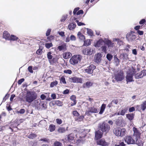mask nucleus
<instances>
[{
	"mask_svg": "<svg viewBox=\"0 0 146 146\" xmlns=\"http://www.w3.org/2000/svg\"><path fill=\"white\" fill-rule=\"evenodd\" d=\"M125 140V142L128 144H136L139 146H143V143L142 141L137 140L133 136L126 137Z\"/></svg>",
	"mask_w": 146,
	"mask_h": 146,
	"instance_id": "obj_1",
	"label": "nucleus"
},
{
	"mask_svg": "<svg viewBox=\"0 0 146 146\" xmlns=\"http://www.w3.org/2000/svg\"><path fill=\"white\" fill-rule=\"evenodd\" d=\"M37 98V96L35 95L33 92L30 91L27 92L25 96L24 97L23 99V101L31 103Z\"/></svg>",
	"mask_w": 146,
	"mask_h": 146,
	"instance_id": "obj_2",
	"label": "nucleus"
},
{
	"mask_svg": "<svg viewBox=\"0 0 146 146\" xmlns=\"http://www.w3.org/2000/svg\"><path fill=\"white\" fill-rule=\"evenodd\" d=\"M98 127L101 131L106 133L109 132L110 129V125L105 122L100 123Z\"/></svg>",
	"mask_w": 146,
	"mask_h": 146,
	"instance_id": "obj_3",
	"label": "nucleus"
},
{
	"mask_svg": "<svg viewBox=\"0 0 146 146\" xmlns=\"http://www.w3.org/2000/svg\"><path fill=\"white\" fill-rule=\"evenodd\" d=\"M81 58L82 56L80 55H74L70 59V62L71 64L74 65L80 62Z\"/></svg>",
	"mask_w": 146,
	"mask_h": 146,
	"instance_id": "obj_4",
	"label": "nucleus"
},
{
	"mask_svg": "<svg viewBox=\"0 0 146 146\" xmlns=\"http://www.w3.org/2000/svg\"><path fill=\"white\" fill-rule=\"evenodd\" d=\"M124 78V76L123 73L121 72H118L115 74V79L117 81H121Z\"/></svg>",
	"mask_w": 146,
	"mask_h": 146,
	"instance_id": "obj_5",
	"label": "nucleus"
},
{
	"mask_svg": "<svg viewBox=\"0 0 146 146\" xmlns=\"http://www.w3.org/2000/svg\"><path fill=\"white\" fill-rule=\"evenodd\" d=\"M126 37L129 41H132L136 38V36L134 33L131 32L127 34Z\"/></svg>",
	"mask_w": 146,
	"mask_h": 146,
	"instance_id": "obj_6",
	"label": "nucleus"
},
{
	"mask_svg": "<svg viewBox=\"0 0 146 146\" xmlns=\"http://www.w3.org/2000/svg\"><path fill=\"white\" fill-rule=\"evenodd\" d=\"M98 111L99 109L96 106H93L88 108L87 111L89 114H91L92 113H98Z\"/></svg>",
	"mask_w": 146,
	"mask_h": 146,
	"instance_id": "obj_7",
	"label": "nucleus"
},
{
	"mask_svg": "<svg viewBox=\"0 0 146 146\" xmlns=\"http://www.w3.org/2000/svg\"><path fill=\"white\" fill-rule=\"evenodd\" d=\"M133 130L134 132V134L133 136L136 138L137 140H140L139 139L140 137V133L137 130V129L135 127L133 128Z\"/></svg>",
	"mask_w": 146,
	"mask_h": 146,
	"instance_id": "obj_8",
	"label": "nucleus"
},
{
	"mask_svg": "<svg viewBox=\"0 0 146 146\" xmlns=\"http://www.w3.org/2000/svg\"><path fill=\"white\" fill-rule=\"evenodd\" d=\"M145 76H146V70H143L140 72L135 74V78L137 79L141 78Z\"/></svg>",
	"mask_w": 146,
	"mask_h": 146,
	"instance_id": "obj_9",
	"label": "nucleus"
},
{
	"mask_svg": "<svg viewBox=\"0 0 146 146\" xmlns=\"http://www.w3.org/2000/svg\"><path fill=\"white\" fill-rule=\"evenodd\" d=\"M96 66L93 64H91L86 69H84L86 72L88 74H92L93 72V70L95 69Z\"/></svg>",
	"mask_w": 146,
	"mask_h": 146,
	"instance_id": "obj_10",
	"label": "nucleus"
},
{
	"mask_svg": "<svg viewBox=\"0 0 146 146\" xmlns=\"http://www.w3.org/2000/svg\"><path fill=\"white\" fill-rule=\"evenodd\" d=\"M105 44L104 39L103 40L102 38H100L97 42L94 44L96 47H101Z\"/></svg>",
	"mask_w": 146,
	"mask_h": 146,
	"instance_id": "obj_11",
	"label": "nucleus"
},
{
	"mask_svg": "<svg viewBox=\"0 0 146 146\" xmlns=\"http://www.w3.org/2000/svg\"><path fill=\"white\" fill-rule=\"evenodd\" d=\"M92 50L90 48H86L82 50L83 53L85 55H91L92 53Z\"/></svg>",
	"mask_w": 146,
	"mask_h": 146,
	"instance_id": "obj_12",
	"label": "nucleus"
},
{
	"mask_svg": "<svg viewBox=\"0 0 146 146\" xmlns=\"http://www.w3.org/2000/svg\"><path fill=\"white\" fill-rule=\"evenodd\" d=\"M125 78L127 83L134 81L133 80V74L131 73H127Z\"/></svg>",
	"mask_w": 146,
	"mask_h": 146,
	"instance_id": "obj_13",
	"label": "nucleus"
},
{
	"mask_svg": "<svg viewBox=\"0 0 146 146\" xmlns=\"http://www.w3.org/2000/svg\"><path fill=\"white\" fill-rule=\"evenodd\" d=\"M72 81L74 83H82V79L81 78L76 77H73L70 78Z\"/></svg>",
	"mask_w": 146,
	"mask_h": 146,
	"instance_id": "obj_14",
	"label": "nucleus"
},
{
	"mask_svg": "<svg viewBox=\"0 0 146 146\" xmlns=\"http://www.w3.org/2000/svg\"><path fill=\"white\" fill-rule=\"evenodd\" d=\"M105 44L108 47H112L114 46V44L107 38H104Z\"/></svg>",
	"mask_w": 146,
	"mask_h": 146,
	"instance_id": "obj_15",
	"label": "nucleus"
},
{
	"mask_svg": "<svg viewBox=\"0 0 146 146\" xmlns=\"http://www.w3.org/2000/svg\"><path fill=\"white\" fill-rule=\"evenodd\" d=\"M102 135V133L100 130H98L95 132V137L96 140L100 139Z\"/></svg>",
	"mask_w": 146,
	"mask_h": 146,
	"instance_id": "obj_16",
	"label": "nucleus"
},
{
	"mask_svg": "<svg viewBox=\"0 0 146 146\" xmlns=\"http://www.w3.org/2000/svg\"><path fill=\"white\" fill-rule=\"evenodd\" d=\"M102 57V54L100 53L96 54L95 57L96 62L97 63L100 62L101 60Z\"/></svg>",
	"mask_w": 146,
	"mask_h": 146,
	"instance_id": "obj_17",
	"label": "nucleus"
},
{
	"mask_svg": "<svg viewBox=\"0 0 146 146\" xmlns=\"http://www.w3.org/2000/svg\"><path fill=\"white\" fill-rule=\"evenodd\" d=\"M120 128L117 127L114 128L113 129V133L116 136H120Z\"/></svg>",
	"mask_w": 146,
	"mask_h": 146,
	"instance_id": "obj_18",
	"label": "nucleus"
},
{
	"mask_svg": "<svg viewBox=\"0 0 146 146\" xmlns=\"http://www.w3.org/2000/svg\"><path fill=\"white\" fill-rule=\"evenodd\" d=\"M72 55V54L69 52H65L63 54V57L65 59L69 58Z\"/></svg>",
	"mask_w": 146,
	"mask_h": 146,
	"instance_id": "obj_19",
	"label": "nucleus"
},
{
	"mask_svg": "<svg viewBox=\"0 0 146 146\" xmlns=\"http://www.w3.org/2000/svg\"><path fill=\"white\" fill-rule=\"evenodd\" d=\"M3 38H5L6 40H9L10 38V34L7 31H5L3 33Z\"/></svg>",
	"mask_w": 146,
	"mask_h": 146,
	"instance_id": "obj_20",
	"label": "nucleus"
},
{
	"mask_svg": "<svg viewBox=\"0 0 146 146\" xmlns=\"http://www.w3.org/2000/svg\"><path fill=\"white\" fill-rule=\"evenodd\" d=\"M128 110V108L127 107H125L124 108L122 109L121 111H119L120 115H124L125 113L127 112Z\"/></svg>",
	"mask_w": 146,
	"mask_h": 146,
	"instance_id": "obj_21",
	"label": "nucleus"
},
{
	"mask_svg": "<svg viewBox=\"0 0 146 146\" xmlns=\"http://www.w3.org/2000/svg\"><path fill=\"white\" fill-rule=\"evenodd\" d=\"M98 144L102 146H107L108 145V143L104 139L100 140L98 142Z\"/></svg>",
	"mask_w": 146,
	"mask_h": 146,
	"instance_id": "obj_22",
	"label": "nucleus"
},
{
	"mask_svg": "<svg viewBox=\"0 0 146 146\" xmlns=\"http://www.w3.org/2000/svg\"><path fill=\"white\" fill-rule=\"evenodd\" d=\"M120 59H123L124 60H127L128 59V55L127 54H121L120 56Z\"/></svg>",
	"mask_w": 146,
	"mask_h": 146,
	"instance_id": "obj_23",
	"label": "nucleus"
},
{
	"mask_svg": "<svg viewBox=\"0 0 146 146\" xmlns=\"http://www.w3.org/2000/svg\"><path fill=\"white\" fill-rule=\"evenodd\" d=\"M106 107V104H103L102 105V106H101V107L100 108V111L99 112V114H102L103 113Z\"/></svg>",
	"mask_w": 146,
	"mask_h": 146,
	"instance_id": "obj_24",
	"label": "nucleus"
},
{
	"mask_svg": "<svg viewBox=\"0 0 146 146\" xmlns=\"http://www.w3.org/2000/svg\"><path fill=\"white\" fill-rule=\"evenodd\" d=\"M126 130L124 128L120 129V137H122L126 133Z\"/></svg>",
	"mask_w": 146,
	"mask_h": 146,
	"instance_id": "obj_25",
	"label": "nucleus"
},
{
	"mask_svg": "<svg viewBox=\"0 0 146 146\" xmlns=\"http://www.w3.org/2000/svg\"><path fill=\"white\" fill-rule=\"evenodd\" d=\"M127 118L130 121L132 120L134 118V114L133 113H129L126 115Z\"/></svg>",
	"mask_w": 146,
	"mask_h": 146,
	"instance_id": "obj_26",
	"label": "nucleus"
},
{
	"mask_svg": "<svg viewBox=\"0 0 146 146\" xmlns=\"http://www.w3.org/2000/svg\"><path fill=\"white\" fill-rule=\"evenodd\" d=\"M107 47L104 44L100 47V49L102 52L106 53L107 50Z\"/></svg>",
	"mask_w": 146,
	"mask_h": 146,
	"instance_id": "obj_27",
	"label": "nucleus"
},
{
	"mask_svg": "<svg viewBox=\"0 0 146 146\" xmlns=\"http://www.w3.org/2000/svg\"><path fill=\"white\" fill-rule=\"evenodd\" d=\"M76 27V24L74 23H72L69 25L68 28L70 30H72L74 29Z\"/></svg>",
	"mask_w": 146,
	"mask_h": 146,
	"instance_id": "obj_28",
	"label": "nucleus"
},
{
	"mask_svg": "<svg viewBox=\"0 0 146 146\" xmlns=\"http://www.w3.org/2000/svg\"><path fill=\"white\" fill-rule=\"evenodd\" d=\"M92 83L90 82H88L83 84V87L89 88L92 86Z\"/></svg>",
	"mask_w": 146,
	"mask_h": 146,
	"instance_id": "obj_29",
	"label": "nucleus"
},
{
	"mask_svg": "<svg viewBox=\"0 0 146 146\" xmlns=\"http://www.w3.org/2000/svg\"><path fill=\"white\" fill-rule=\"evenodd\" d=\"M55 128L56 127L53 124H50L49 126L48 129L50 132H52L55 130Z\"/></svg>",
	"mask_w": 146,
	"mask_h": 146,
	"instance_id": "obj_30",
	"label": "nucleus"
},
{
	"mask_svg": "<svg viewBox=\"0 0 146 146\" xmlns=\"http://www.w3.org/2000/svg\"><path fill=\"white\" fill-rule=\"evenodd\" d=\"M74 137V134L73 133H72L68 135L67 137L68 140L69 142H70L73 140Z\"/></svg>",
	"mask_w": 146,
	"mask_h": 146,
	"instance_id": "obj_31",
	"label": "nucleus"
},
{
	"mask_svg": "<svg viewBox=\"0 0 146 146\" xmlns=\"http://www.w3.org/2000/svg\"><path fill=\"white\" fill-rule=\"evenodd\" d=\"M68 127H67L66 129L65 128L63 127H60L58 130V131L60 133H63L66 130H67Z\"/></svg>",
	"mask_w": 146,
	"mask_h": 146,
	"instance_id": "obj_32",
	"label": "nucleus"
},
{
	"mask_svg": "<svg viewBox=\"0 0 146 146\" xmlns=\"http://www.w3.org/2000/svg\"><path fill=\"white\" fill-rule=\"evenodd\" d=\"M36 136V135L34 133H31L28 135L27 137L30 139H33L35 138Z\"/></svg>",
	"mask_w": 146,
	"mask_h": 146,
	"instance_id": "obj_33",
	"label": "nucleus"
},
{
	"mask_svg": "<svg viewBox=\"0 0 146 146\" xmlns=\"http://www.w3.org/2000/svg\"><path fill=\"white\" fill-rule=\"evenodd\" d=\"M77 35L80 39L82 40L85 39V38L84 36L81 33L79 32L77 34Z\"/></svg>",
	"mask_w": 146,
	"mask_h": 146,
	"instance_id": "obj_34",
	"label": "nucleus"
},
{
	"mask_svg": "<svg viewBox=\"0 0 146 146\" xmlns=\"http://www.w3.org/2000/svg\"><path fill=\"white\" fill-rule=\"evenodd\" d=\"M10 38L9 40H11L13 41L16 40L18 39V38L17 37L13 35H11V36H10Z\"/></svg>",
	"mask_w": 146,
	"mask_h": 146,
	"instance_id": "obj_35",
	"label": "nucleus"
},
{
	"mask_svg": "<svg viewBox=\"0 0 146 146\" xmlns=\"http://www.w3.org/2000/svg\"><path fill=\"white\" fill-rule=\"evenodd\" d=\"M91 44V41L90 40L88 39L87 40H85L84 41V45L88 46Z\"/></svg>",
	"mask_w": 146,
	"mask_h": 146,
	"instance_id": "obj_36",
	"label": "nucleus"
},
{
	"mask_svg": "<svg viewBox=\"0 0 146 146\" xmlns=\"http://www.w3.org/2000/svg\"><path fill=\"white\" fill-rule=\"evenodd\" d=\"M114 60L115 62L116 63V64L117 65H118L119 64V59L117 57L116 55L114 57Z\"/></svg>",
	"mask_w": 146,
	"mask_h": 146,
	"instance_id": "obj_37",
	"label": "nucleus"
},
{
	"mask_svg": "<svg viewBox=\"0 0 146 146\" xmlns=\"http://www.w3.org/2000/svg\"><path fill=\"white\" fill-rule=\"evenodd\" d=\"M72 114L73 115L74 117L76 119L79 116V114L78 112L76 111H74L72 112Z\"/></svg>",
	"mask_w": 146,
	"mask_h": 146,
	"instance_id": "obj_38",
	"label": "nucleus"
},
{
	"mask_svg": "<svg viewBox=\"0 0 146 146\" xmlns=\"http://www.w3.org/2000/svg\"><path fill=\"white\" fill-rule=\"evenodd\" d=\"M58 49L60 51L64 50L66 48V46L64 45H62L58 46Z\"/></svg>",
	"mask_w": 146,
	"mask_h": 146,
	"instance_id": "obj_39",
	"label": "nucleus"
},
{
	"mask_svg": "<svg viewBox=\"0 0 146 146\" xmlns=\"http://www.w3.org/2000/svg\"><path fill=\"white\" fill-rule=\"evenodd\" d=\"M60 83L61 84L63 83L64 84L66 83L65 78L64 77L62 76L61 77L60 79Z\"/></svg>",
	"mask_w": 146,
	"mask_h": 146,
	"instance_id": "obj_40",
	"label": "nucleus"
},
{
	"mask_svg": "<svg viewBox=\"0 0 146 146\" xmlns=\"http://www.w3.org/2000/svg\"><path fill=\"white\" fill-rule=\"evenodd\" d=\"M55 103L57 105L59 106H62L63 105L62 102L59 100L56 101Z\"/></svg>",
	"mask_w": 146,
	"mask_h": 146,
	"instance_id": "obj_41",
	"label": "nucleus"
},
{
	"mask_svg": "<svg viewBox=\"0 0 146 146\" xmlns=\"http://www.w3.org/2000/svg\"><path fill=\"white\" fill-rule=\"evenodd\" d=\"M123 119L121 117H119L117 120V124L120 125L123 122Z\"/></svg>",
	"mask_w": 146,
	"mask_h": 146,
	"instance_id": "obj_42",
	"label": "nucleus"
},
{
	"mask_svg": "<svg viewBox=\"0 0 146 146\" xmlns=\"http://www.w3.org/2000/svg\"><path fill=\"white\" fill-rule=\"evenodd\" d=\"M106 58L108 60L110 61L113 58V56L110 54H108L106 55Z\"/></svg>",
	"mask_w": 146,
	"mask_h": 146,
	"instance_id": "obj_43",
	"label": "nucleus"
},
{
	"mask_svg": "<svg viewBox=\"0 0 146 146\" xmlns=\"http://www.w3.org/2000/svg\"><path fill=\"white\" fill-rule=\"evenodd\" d=\"M54 146H63L60 142L58 141H55L54 143Z\"/></svg>",
	"mask_w": 146,
	"mask_h": 146,
	"instance_id": "obj_44",
	"label": "nucleus"
},
{
	"mask_svg": "<svg viewBox=\"0 0 146 146\" xmlns=\"http://www.w3.org/2000/svg\"><path fill=\"white\" fill-rule=\"evenodd\" d=\"M51 54L52 53L50 52H48L47 54V58L49 60L51 59L52 58L53 56Z\"/></svg>",
	"mask_w": 146,
	"mask_h": 146,
	"instance_id": "obj_45",
	"label": "nucleus"
},
{
	"mask_svg": "<svg viewBox=\"0 0 146 146\" xmlns=\"http://www.w3.org/2000/svg\"><path fill=\"white\" fill-rule=\"evenodd\" d=\"M84 118V116L83 115H81L80 116H78V117L76 118V120L78 121H82Z\"/></svg>",
	"mask_w": 146,
	"mask_h": 146,
	"instance_id": "obj_46",
	"label": "nucleus"
},
{
	"mask_svg": "<svg viewBox=\"0 0 146 146\" xmlns=\"http://www.w3.org/2000/svg\"><path fill=\"white\" fill-rule=\"evenodd\" d=\"M142 109L144 110L146 108V101H144L141 105Z\"/></svg>",
	"mask_w": 146,
	"mask_h": 146,
	"instance_id": "obj_47",
	"label": "nucleus"
},
{
	"mask_svg": "<svg viewBox=\"0 0 146 146\" xmlns=\"http://www.w3.org/2000/svg\"><path fill=\"white\" fill-rule=\"evenodd\" d=\"M58 84V82L56 81L54 82H52L50 84V87H53L54 86H56Z\"/></svg>",
	"mask_w": 146,
	"mask_h": 146,
	"instance_id": "obj_48",
	"label": "nucleus"
},
{
	"mask_svg": "<svg viewBox=\"0 0 146 146\" xmlns=\"http://www.w3.org/2000/svg\"><path fill=\"white\" fill-rule=\"evenodd\" d=\"M87 33L90 35L92 36L93 34V32L92 30L90 29H87Z\"/></svg>",
	"mask_w": 146,
	"mask_h": 146,
	"instance_id": "obj_49",
	"label": "nucleus"
},
{
	"mask_svg": "<svg viewBox=\"0 0 146 146\" xmlns=\"http://www.w3.org/2000/svg\"><path fill=\"white\" fill-rule=\"evenodd\" d=\"M52 46V44L50 43H47L45 44V46L47 48H49Z\"/></svg>",
	"mask_w": 146,
	"mask_h": 146,
	"instance_id": "obj_50",
	"label": "nucleus"
},
{
	"mask_svg": "<svg viewBox=\"0 0 146 146\" xmlns=\"http://www.w3.org/2000/svg\"><path fill=\"white\" fill-rule=\"evenodd\" d=\"M67 15H63L60 20L62 22L64 21L67 18Z\"/></svg>",
	"mask_w": 146,
	"mask_h": 146,
	"instance_id": "obj_51",
	"label": "nucleus"
},
{
	"mask_svg": "<svg viewBox=\"0 0 146 146\" xmlns=\"http://www.w3.org/2000/svg\"><path fill=\"white\" fill-rule=\"evenodd\" d=\"M70 99L72 100V101H73V102H76V97L75 96L72 95L70 98Z\"/></svg>",
	"mask_w": 146,
	"mask_h": 146,
	"instance_id": "obj_52",
	"label": "nucleus"
},
{
	"mask_svg": "<svg viewBox=\"0 0 146 146\" xmlns=\"http://www.w3.org/2000/svg\"><path fill=\"white\" fill-rule=\"evenodd\" d=\"M58 33L60 36L62 37L64 36H65L64 32L63 31H58Z\"/></svg>",
	"mask_w": 146,
	"mask_h": 146,
	"instance_id": "obj_53",
	"label": "nucleus"
},
{
	"mask_svg": "<svg viewBox=\"0 0 146 146\" xmlns=\"http://www.w3.org/2000/svg\"><path fill=\"white\" fill-rule=\"evenodd\" d=\"M56 123L58 124H60L62 123V120L59 119H56Z\"/></svg>",
	"mask_w": 146,
	"mask_h": 146,
	"instance_id": "obj_54",
	"label": "nucleus"
},
{
	"mask_svg": "<svg viewBox=\"0 0 146 146\" xmlns=\"http://www.w3.org/2000/svg\"><path fill=\"white\" fill-rule=\"evenodd\" d=\"M42 50L41 49H39L36 51V53L38 54H40L42 53Z\"/></svg>",
	"mask_w": 146,
	"mask_h": 146,
	"instance_id": "obj_55",
	"label": "nucleus"
},
{
	"mask_svg": "<svg viewBox=\"0 0 146 146\" xmlns=\"http://www.w3.org/2000/svg\"><path fill=\"white\" fill-rule=\"evenodd\" d=\"M76 21L78 26H80L85 25V24L84 23L79 22L78 20H76Z\"/></svg>",
	"mask_w": 146,
	"mask_h": 146,
	"instance_id": "obj_56",
	"label": "nucleus"
},
{
	"mask_svg": "<svg viewBox=\"0 0 146 146\" xmlns=\"http://www.w3.org/2000/svg\"><path fill=\"white\" fill-rule=\"evenodd\" d=\"M70 40L72 41H74L76 39L75 36L74 35H71L70 36Z\"/></svg>",
	"mask_w": 146,
	"mask_h": 146,
	"instance_id": "obj_57",
	"label": "nucleus"
},
{
	"mask_svg": "<svg viewBox=\"0 0 146 146\" xmlns=\"http://www.w3.org/2000/svg\"><path fill=\"white\" fill-rule=\"evenodd\" d=\"M25 80L24 78H22L19 80L18 81V84L19 85L21 84Z\"/></svg>",
	"mask_w": 146,
	"mask_h": 146,
	"instance_id": "obj_58",
	"label": "nucleus"
},
{
	"mask_svg": "<svg viewBox=\"0 0 146 146\" xmlns=\"http://www.w3.org/2000/svg\"><path fill=\"white\" fill-rule=\"evenodd\" d=\"M64 72L65 73L69 74H71L72 72L71 70H65L64 71Z\"/></svg>",
	"mask_w": 146,
	"mask_h": 146,
	"instance_id": "obj_59",
	"label": "nucleus"
},
{
	"mask_svg": "<svg viewBox=\"0 0 146 146\" xmlns=\"http://www.w3.org/2000/svg\"><path fill=\"white\" fill-rule=\"evenodd\" d=\"M25 112V110L24 109H21L19 111H18V113H19L20 114H23Z\"/></svg>",
	"mask_w": 146,
	"mask_h": 146,
	"instance_id": "obj_60",
	"label": "nucleus"
},
{
	"mask_svg": "<svg viewBox=\"0 0 146 146\" xmlns=\"http://www.w3.org/2000/svg\"><path fill=\"white\" fill-rule=\"evenodd\" d=\"M28 69L29 71L31 73H33V70H32V67L31 66H29L28 67Z\"/></svg>",
	"mask_w": 146,
	"mask_h": 146,
	"instance_id": "obj_61",
	"label": "nucleus"
},
{
	"mask_svg": "<svg viewBox=\"0 0 146 146\" xmlns=\"http://www.w3.org/2000/svg\"><path fill=\"white\" fill-rule=\"evenodd\" d=\"M79 9V7H77L75 8L73 12V14L74 15L76 14V12Z\"/></svg>",
	"mask_w": 146,
	"mask_h": 146,
	"instance_id": "obj_62",
	"label": "nucleus"
},
{
	"mask_svg": "<svg viewBox=\"0 0 146 146\" xmlns=\"http://www.w3.org/2000/svg\"><path fill=\"white\" fill-rule=\"evenodd\" d=\"M51 31V30L50 29H48L46 33V35L47 36H48L50 35Z\"/></svg>",
	"mask_w": 146,
	"mask_h": 146,
	"instance_id": "obj_63",
	"label": "nucleus"
},
{
	"mask_svg": "<svg viewBox=\"0 0 146 146\" xmlns=\"http://www.w3.org/2000/svg\"><path fill=\"white\" fill-rule=\"evenodd\" d=\"M83 13V10H80L77 13V15H80V14H82Z\"/></svg>",
	"mask_w": 146,
	"mask_h": 146,
	"instance_id": "obj_64",
	"label": "nucleus"
}]
</instances>
